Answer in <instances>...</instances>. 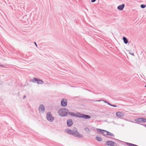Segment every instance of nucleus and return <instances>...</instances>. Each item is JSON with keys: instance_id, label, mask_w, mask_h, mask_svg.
<instances>
[{"instance_id": "20e7f679", "label": "nucleus", "mask_w": 146, "mask_h": 146, "mask_svg": "<svg viewBox=\"0 0 146 146\" xmlns=\"http://www.w3.org/2000/svg\"><path fill=\"white\" fill-rule=\"evenodd\" d=\"M135 121L137 123L142 122H146V119L142 118H137L135 120Z\"/></svg>"}, {"instance_id": "aec40b11", "label": "nucleus", "mask_w": 146, "mask_h": 146, "mask_svg": "<svg viewBox=\"0 0 146 146\" xmlns=\"http://www.w3.org/2000/svg\"><path fill=\"white\" fill-rule=\"evenodd\" d=\"M102 100L103 101H104L105 102H106L105 101H104V100Z\"/></svg>"}, {"instance_id": "f257e3e1", "label": "nucleus", "mask_w": 146, "mask_h": 146, "mask_svg": "<svg viewBox=\"0 0 146 146\" xmlns=\"http://www.w3.org/2000/svg\"><path fill=\"white\" fill-rule=\"evenodd\" d=\"M65 131L69 134L73 135L76 137H81L82 136L81 134L78 133L77 131V129L75 127L73 128V130L66 129L65 130Z\"/></svg>"}, {"instance_id": "b1692460", "label": "nucleus", "mask_w": 146, "mask_h": 146, "mask_svg": "<svg viewBox=\"0 0 146 146\" xmlns=\"http://www.w3.org/2000/svg\"><path fill=\"white\" fill-rule=\"evenodd\" d=\"M145 87H146V85L145 86Z\"/></svg>"}, {"instance_id": "9d476101", "label": "nucleus", "mask_w": 146, "mask_h": 146, "mask_svg": "<svg viewBox=\"0 0 146 146\" xmlns=\"http://www.w3.org/2000/svg\"><path fill=\"white\" fill-rule=\"evenodd\" d=\"M116 115L118 117H123L124 115L123 113L120 112H117L116 113Z\"/></svg>"}, {"instance_id": "dca6fc26", "label": "nucleus", "mask_w": 146, "mask_h": 146, "mask_svg": "<svg viewBox=\"0 0 146 146\" xmlns=\"http://www.w3.org/2000/svg\"><path fill=\"white\" fill-rule=\"evenodd\" d=\"M96 139L98 141H101L102 140V138L101 137H96Z\"/></svg>"}, {"instance_id": "a211bd4d", "label": "nucleus", "mask_w": 146, "mask_h": 146, "mask_svg": "<svg viewBox=\"0 0 146 146\" xmlns=\"http://www.w3.org/2000/svg\"><path fill=\"white\" fill-rule=\"evenodd\" d=\"M146 5H141V7L142 8H144L145 7H146Z\"/></svg>"}, {"instance_id": "1a4fd4ad", "label": "nucleus", "mask_w": 146, "mask_h": 146, "mask_svg": "<svg viewBox=\"0 0 146 146\" xmlns=\"http://www.w3.org/2000/svg\"><path fill=\"white\" fill-rule=\"evenodd\" d=\"M32 80L33 82L35 81H37V83L38 84H41L43 83V82L42 81L39 79H36L35 78H33V79Z\"/></svg>"}, {"instance_id": "ddd939ff", "label": "nucleus", "mask_w": 146, "mask_h": 146, "mask_svg": "<svg viewBox=\"0 0 146 146\" xmlns=\"http://www.w3.org/2000/svg\"><path fill=\"white\" fill-rule=\"evenodd\" d=\"M44 110V107L42 105H41L39 107V110L40 111H43Z\"/></svg>"}, {"instance_id": "4468645a", "label": "nucleus", "mask_w": 146, "mask_h": 146, "mask_svg": "<svg viewBox=\"0 0 146 146\" xmlns=\"http://www.w3.org/2000/svg\"><path fill=\"white\" fill-rule=\"evenodd\" d=\"M85 130L87 133H90V131L89 128L86 127L85 128Z\"/></svg>"}, {"instance_id": "4be33fe9", "label": "nucleus", "mask_w": 146, "mask_h": 146, "mask_svg": "<svg viewBox=\"0 0 146 146\" xmlns=\"http://www.w3.org/2000/svg\"><path fill=\"white\" fill-rule=\"evenodd\" d=\"M113 106V107H116V106Z\"/></svg>"}, {"instance_id": "423d86ee", "label": "nucleus", "mask_w": 146, "mask_h": 146, "mask_svg": "<svg viewBox=\"0 0 146 146\" xmlns=\"http://www.w3.org/2000/svg\"><path fill=\"white\" fill-rule=\"evenodd\" d=\"M46 117L48 121H52L54 119V117H52L50 113H47Z\"/></svg>"}, {"instance_id": "f8f14e48", "label": "nucleus", "mask_w": 146, "mask_h": 146, "mask_svg": "<svg viewBox=\"0 0 146 146\" xmlns=\"http://www.w3.org/2000/svg\"><path fill=\"white\" fill-rule=\"evenodd\" d=\"M125 6V5L124 4H123L121 5H119L117 7V9L120 11L122 10L124 8Z\"/></svg>"}, {"instance_id": "7ed1b4c3", "label": "nucleus", "mask_w": 146, "mask_h": 146, "mask_svg": "<svg viewBox=\"0 0 146 146\" xmlns=\"http://www.w3.org/2000/svg\"><path fill=\"white\" fill-rule=\"evenodd\" d=\"M74 115L77 117H82L85 119H89L90 117L89 115L80 114V113H76Z\"/></svg>"}, {"instance_id": "0eeeda50", "label": "nucleus", "mask_w": 146, "mask_h": 146, "mask_svg": "<svg viewBox=\"0 0 146 146\" xmlns=\"http://www.w3.org/2000/svg\"><path fill=\"white\" fill-rule=\"evenodd\" d=\"M102 133L104 135H109L113 137L114 136V135L113 134L104 130H103V131L102 132Z\"/></svg>"}, {"instance_id": "2eb2a0df", "label": "nucleus", "mask_w": 146, "mask_h": 146, "mask_svg": "<svg viewBox=\"0 0 146 146\" xmlns=\"http://www.w3.org/2000/svg\"><path fill=\"white\" fill-rule=\"evenodd\" d=\"M123 41L125 44H127L128 43V40L125 37H124L123 38Z\"/></svg>"}, {"instance_id": "5701e85b", "label": "nucleus", "mask_w": 146, "mask_h": 146, "mask_svg": "<svg viewBox=\"0 0 146 146\" xmlns=\"http://www.w3.org/2000/svg\"><path fill=\"white\" fill-rule=\"evenodd\" d=\"M100 101V100H99V101Z\"/></svg>"}, {"instance_id": "9b49d317", "label": "nucleus", "mask_w": 146, "mask_h": 146, "mask_svg": "<svg viewBox=\"0 0 146 146\" xmlns=\"http://www.w3.org/2000/svg\"><path fill=\"white\" fill-rule=\"evenodd\" d=\"M73 124V121L71 120H68L67 121V124L68 127L71 126Z\"/></svg>"}, {"instance_id": "412c9836", "label": "nucleus", "mask_w": 146, "mask_h": 146, "mask_svg": "<svg viewBox=\"0 0 146 146\" xmlns=\"http://www.w3.org/2000/svg\"><path fill=\"white\" fill-rule=\"evenodd\" d=\"M35 44L36 45V46H37V45L35 42Z\"/></svg>"}, {"instance_id": "39448f33", "label": "nucleus", "mask_w": 146, "mask_h": 146, "mask_svg": "<svg viewBox=\"0 0 146 146\" xmlns=\"http://www.w3.org/2000/svg\"><path fill=\"white\" fill-rule=\"evenodd\" d=\"M106 143L108 145L111 146H116L117 145V144L111 141H107L106 142Z\"/></svg>"}, {"instance_id": "6e6552de", "label": "nucleus", "mask_w": 146, "mask_h": 146, "mask_svg": "<svg viewBox=\"0 0 146 146\" xmlns=\"http://www.w3.org/2000/svg\"><path fill=\"white\" fill-rule=\"evenodd\" d=\"M61 104L63 106H65L67 105V101L66 100L63 99L61 101Z\"/></svg>"}, {"instance_id": "f3484780", "label": "nucleus", "mask_w": 146, "mask_h": 146, "mask_svg": "<svg viewBox=\"0 0 146 146\" xmlns=\"http://www.w3.org/2000/svg\"><path fill=\"white\" fill-rule=\"evenodd\" d=\"M97 130L98 131L102 133V132L103 131V130L101 129H97Z\"/></svg>"}, {"instance_id": "f03ea898", "label": "nucleus", "mask_w": 146, "mask_h": 146, "mask_svg": "<svg viewBox=\"0 0 146 146\" xmlns=\"http://www.w3.org/2000/svg\"><path fill=\"white\" fill-rule=\"evenodd\" d=\"M68 111L66 109H61L58 112L59 114L62 116H64L67 115Z\"/></svg>"}, {"instance_id": "6ab92c4d", "label": "nucleus", "mask_w": 146, "mask_h": 146, "mask_svg": "<svg viewBox=\"0 0 146 146\" xmlns=\"http://www.w3.org/2000/svg\"><path fill=\"white\" fill-rule=\"evenodd\" d=\"M96 1V0H91V1L92 2H95Z\"/></svg>"}]
</instances>
